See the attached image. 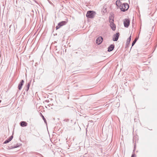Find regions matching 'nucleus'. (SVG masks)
<instances>
[{"label": "nucleus", "instance_id": "1", "mask_svg": "<svg viewBox=\"0 0 157 157\" xmlns=\"http://www.w3.org/2000/svg\"><path fill=\"white\" fill-rule=\"evenodd\" d=\"M129 8V6L127 3H123L122 4V5L120 6V9L121 11L124 12L127 10Z\"/></svg>", "mask_w": 157, "mask_h": 157}, {"label": "nucleus", "instance_id": "2", "mask_svg": "<svg viewBox=\"0 0 157 157\" xmlns=\"http://www.w3.org/2000/svg\"><path fill=\"white\" fill-rule=\"evenodd\" d=\"M96 14L95 12L93 11H89L87 12L86 16L88 18H93Z\"/></svg>", "mask_w": 157, "mask_h": 157}, {"label": "nucleus", "instance_id": "3", "mask_svg": "<svg viewBox=\"0 0 157 157\" xmlns=\"http://www.w3.org/2000/svg\"><path fill=\"white\" fill-rule=\"evenodd\" d=\"M113 20H112V21L110 20V25L112 29L114 31L116 29V26L113 23Z\"/></svg>", "mask_w": 157, "mask_h": 157}, {"label": "nucleus", "instance_id": "4", "mask_svg": "<svg viewBox=\"0 0 157 157\" xmlns=\"http://www.w3.org/2000/svg\"><path fill=\"white\" fill-rule=\"evenodd\" d=\"M130 21L128 19H125L124 21V24L125 27H128L129 25Z\"/></svg>", "mask_w": 157, "mask_h": 157}, {"label": "nucleus", "instance_id": "5", "mask_svg": "<svg viewBox=\"0 0 157 157\" xmlns=\"http://www.w3.org/2000/svg\"><path fill=\"white\" fill-rule=\"evenodd\" d=\"M103 41V38L101 36H100L96 40V44L99 45L101 44Z\"/></svg>", "mask_w": 157, "mask_h": 157}, {"label": "nucleus", "instance_id": "6", "mask_svg": "<svg viewBox=\"0 0 157 157\" xmlns=\"http://www.w3.org/2000/svg\"><path fill=\"white\" fill-rule=\"evenodd\" d=\"M119 35V33H117L113 35V40L114 41H117V40Z\"/></svg>", "mask_w": 157, "mask_h": 157}, {"label": "nucleus", "instance_id": "7", "mask_svg": "<svg viewBox=\"0 0 157 157\" xmlns=\"http://www.w3.org/2000/svg\"><path fill=\"white\" fill-rule=\"evenodd\" d=\"M24 81L23 80H21V82L18 85V88L19 90H21L24 83Z\"/></svg>", "mask_w": 157, "mask_h": 157}, {"label": "nucleus", "instance_id": "8", "mask_svg": "<svg viewBox=\"0 0 157 157\" xmlns=\"http://www.w3.org/2000/svg\"><path fill=\"white\" fill-rule=\"evenodd\" d=\"M20 124L21 127H23L26 126L28 124L25 121H22L20 122Z\"/></svg>", "mask_w": 157, "mask_h": 157}, {"label": "nucleus", "instance_id": "9", "mask_svg": "<svg viewBox=\"0 0 157 157\" xmlns=\"http://www.w3.org/2000/svg\"><path fill=\"white\" fill-rule=\"evenodd\" d=\"M114 47V45L113 44L110 45L108 48V52H111L112 51Z\"/></svg>", "mask_w": 157, "mask_h": 157}, {"label": "nucleus", "instance_id": "10", "mask_svg": "<svg viewBox=\"0 0 157 157\" xmlns=\"http://www.w3.org/2000/svg\"><path fill=\"white\" fill-rule=\"evenodd\" d=\"M67 23V22L65 21H63L60 22L58 23V25L61 27L64 25H65Z\"/></svg>", "mask_w": 157, "mask_h": 157}, {"label": "nucleus", "instance_id": "11", "mask_svg": "<svg viewBox=\"0 0 157 157\" xmlns=\"http://www.w3.org/2000/svg\"><path fill=\"white\" fill-rule=\"evenodd\" d=\"M121 0H117L116 2V5L117 6H119L120 8V6L122 5L121 2L120 1Z\"/></svg>", "mask_w": 157, "mask_h": 157}, {"label": "nucleus", "instance_id": "12", "mask_svg": "<svg viewBox=\"0 0 157 157\" xmlns=\"http://www.w3.org/2000/svg\"><path fill=\"white\" fill-rule=\"evenodd\" d=\"M13 136L12 135L6 141H5L4 143V144H7L9 143L10 141L13 139Z\"/></svg>", "mask_w": 157, "mask_h": 157}, {"label": "nucleus", "instance_id": "13", "mask_svg": "<svg viewBox=\"0 0 157 157\" xmlns=\"http://www.w3.org/2000/svg\"><path fill=\"white\" fill-rule=\"evenodd\" d=\"M131 35H130V36L128 39L127 42V44H128L130 43V42L131 41Z\"/></svg>", "mask_w": 157, "mask_h": 157}, {"label": "nucleus", "instance_id": "14", "mask_svg": "<svg viewBox=\"0 0 157 157\" xmlns=\"http://www.w3.org/2000/svg\"><path fill=\"white\" fill-rule=\"evenodd\" d=\"M30 84L29 83H28L26 86V89L25 90L26 91H28L29 89Z\"/></svg>", "mask_w": 157, "mask_h": 157}, {"label": "nucleus", "instance_id": "15", "mask_svg": "<svg viewBox=\"0 0 157 157\" xmlns=\"http://www.w3.org/2000/svg\"><path fill=\"white\" fill-rule=\"evenodd\" d=\"M137 39H138L137 38H136L132 42V46H133L134 45V44H135L136 41H137Z\"/></svg>", "mask_w": 157, "mask_h": 157}, {"label": "nucleus", "instance_id": "16", "mask_svg": "<svg viewBox=\"0 0 157 157\" xmlns=\"http://www.w3.org/2000/svg\"><path fill=\"white\" fill-rule=\"evenodd\" d=\"M19 146H20V145L19 144H17L15 146H14L13 147V146L12 147V148H16L19 147Z\"/></svg>", "mask_w": 157, "mask_h": 157}, {"label": "nucleus", "instance_id": "17", "mask_svg": "<svg viewBox=\"0 0 157 157\" xmlns=\"http://www.w3.org/2000/svg\"><path fill=\"white\" fill-rule=\"evenodd\" d=\"M41 115H42V117L43 119V120H44V122L46 124L47 123V121H46V119L44 117V116L41 113Z\"/></svg>", "mask_w": 157, "mask_h": 157}, {"label": "nucleus", "instance_id": "18", "mask_svg": "<svg viewBox=\"0 0 157 157\" xmlns=\"http://www.w3.org/2000/svg\"><path fill=\"white\" fill-rule=\"evenodd\" d=\"M60 27V26L59 25H58L56 27V29H59Z\"/></svg>", "mask_w": 157, "mask_h": 157}, {"label": "nucleus", "instance_id": "19", "mask_svg": "<svg viewBox=\"0 0 157 157\" xmlns=\"http://www.w3.org/2000/svg\"><path fill=\"white\" fill-rule=\"evenodd\" d=\"M112 20H113V19H112V17H109V21H110V20H111V21H112Z\"/></svg>", "mask_w": 157, "mask_h": 157}, {"label": "nucleus", "instance_id": "20", "mask_svg": "<svg viewBox=\"0 0 157 157\" xmlns=\"http://www.w3.org/2000/svg\"><path fill=\"white\" fill-rule=\"evenodd\" d=\"M135 155L134 154H133L132 155L131 157H134Z\"/></svg>", "mask_w": 157, "mask_h": 157}, {"label": "nucleus", "instance_id": "21", "mask_svg": "<svg viewBox=\"0 0 157 157\" xmlns=\"http://www.w3.org/2000/svg\"><path fill=\"white\" fill-rule=\"evenodd\" d=\"M151 33V34H150V35L151 34V33Z\"/></svg>", "mask_w": 157, "mask_h": 157}, {"label": "nucleus", "instance_id": "22", "mask_svg": "<svg viewBox=\"0 0 157 157\" xmlns=\"http://www.w3.org/2000/svg\"><path fill=\"white\" fill-rule=\"evenodd\" d=\"M151 33V34H150V35L151 34V33Z\"/></svg>", "mask_w": 157, "mask_h": 157}, {"label": "nucleus", "instance_id": "23", "mask_svg": "<svg viewBox=\"0 0 157 157\" xmlns=\"http://www.w3.org/2000/svg\"><path fill=\"white\" fill-rule=\"evenodd\" d=\"M151 33V34H150V35L151 34V33Z\"/></svg>", "mask_w": 157, "mask_h": 157}, {"label": "nucleus", "instance_id": "24", "mask_svg": "<svg viewBox=\"0 0 157 157\" xmlns=\"http://www.w3.org/2000/svg\"><path fill=\"white\" fill-rule=\"evenodd\" d=\"M153 28H154V27H153H153H152V29Z\"/></svg>", "mask_w": 157, "mask_h": 157}]
</instances>
